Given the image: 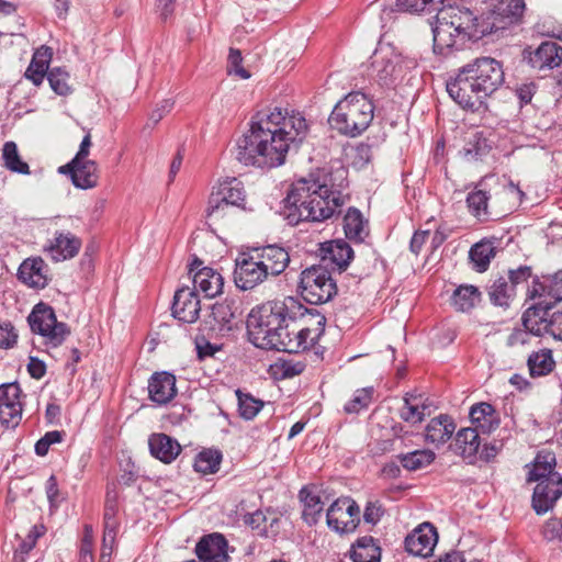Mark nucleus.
I'll list each match as a JSON object with an SVG mask.
<instances>
[{
    "instance_id": "f257e3e1",
    "label": "nucleus",
    "mask_w": 562,
    "mask_h": 562,
    "mask_svg": "<svg viewBox=\"0 0 562 562\" xmlns=\"http://www.w3.org/2000/svg\"><path fill=\"white\" fill-rule=\"evenodd\" d=\"M307 132L300 113H283L281 108L258 112L250 128L237 143L236 159L245 166L273 168L282 165L291 145L302 142Z\"/></svg>"
},
{
    "instance_id": "f03ea898",
    "label": "nucleus",
    "mask_w": 562,
    "mask_h": 562,
    "mask_svg": "<svg viewBox=\"0 0 562 562\" xmlns=\"http://www.w3.org/2000/svg\"><path fill=\"white\" fill-rule=\"evenodd\" d=\"M340 191L313 178L295 181L284 199V216L291 225L302 221L323 222L340 213L345 204Z\"/></svg>"
},
{
    "instance_id": "7ed1b4c3",
    "label": "nucleus",
    "mask_w": 562,
    "mask_h": 562,
    "mask_svg": "<svg viewBox=\"0 0 562 562\" xmlns=\"http://www.w3.org/2000/svg\"><path fill=\"white\" fill-rule=\"evenodd\" d=\"M503 82L501 63L482 57L463 66L457 77L447 82V92L461 108L476 111Z\"/></svg>"
},
{
    "instance_id": "20e7f679",
    "label": "nucleus",
    "mask_w": 562,
    "mask_h": 562,
    "mask_svg": "<svg viewBox=\"0 0 562 562\" xmlns=\"http://www.w3.org/2000/svg\"><path fill=\"white\" fill-rule=\"evenodd\" d=\"M436 21L432 25L434 52L448 55L456 47L460 48L471 37L475 18L463 7L450 3L437 5Z\"/></svg>"
},
{
    "instance_id": "39448f33",
    "label": "nucleus",
    "mask_w": 562,
    "mask_h": 562,
    "mask_svg": "<svg viewBox=\"0 0 562 562\" xmlns=\"http://www.w3.org/2000/svg\"><path fill=\"white\" fill-rule=\"evenodd\" d=\"M305 312H307V308L293 296H286L283 300L272 301L263 305L259 316L250 315L248 321L254 344L263 348V342H268L272 339V336H277L286 323L305 316Z\"/></svg>"
},
{
    "instance_id": "423d86ee",
    "label": "nucleus",
    "mask_w": 562,
    "mask_h": 562,
    "mask_svg": "<svg viewBox=\"0 0 562 562\" xmlns=\"http://www.w3.org/2000/svg\"><path fill=\"white\" fill-rule=\"evenodd\" d=\"M374 115L372 101L362 92L347 94L331 111L328 123L340 134L356 137L371 124Z\"/></svg>"
},
{
    "instance_id": "0eeeda50",
    "label": "nucleus",
    "mask_w": 562,
    "mask_h": 562,
    "mask_svg": "<svg viewBox=\"0 0 562 562\" xmlns=\"http://www.w3.org/2000/svg\"><path fill=\"white\" fill-rule=\"evenodd\" d=\"M371 59L372 77L385 87L395 85L417 66L415 59L403 56L391 45H381Z\"/></svg>"
},
{
    "instance_id": "6e6552de",
    "label": "nucleus",
    "mask_w": 562,
    "mask_h": 562,
    "mask_svg": "<svg viewBox=\"0 0 562 562\" xmlns=\"http://www.w3.org/2000/svg\"><path fill=\"white\" fill-rule=\"evenodd\" d=\"M299 290L302 297L310 304H324L337 293V285L328 268L313 265L301 272Z\"/></svg>"
},
{
    "instance_id": "1a4fd4ad",
    "label": "nucleus",
    "mask_w": 562,
    "mask_h": 562,
    "mask_svg": "<svg viewBox=\"0 0 562 562\" xmlns=\"http://www.w3.org/2000/svg\"><path fill=\"white\" fill-rule=\"evenodd\" d=\"M27 322L31 330L42 336L45 344L52 347L60 346L70 334L67 324L58 322L53 307L44 303L34 306Z\"/></svg>"
},
{
    "instance_id": "9d476101",
    "label": "nucleus",
    "mask_w": 562,
    "mask_h": 562,
    "mask_svg": "<svg viewBox=\"0 0 562 562\" xmlns=\"http://www.w3.org/2000/svg\"><path fill=\"white\" fill-rule=\"evenodd\" d=\"M360 508L350 497L336 499L327 509L326 520L330 529L336 532H351L360 521Z\"/></svg>"
},
{
    "instance_id": "9b49d317",
    "label": "nucleus",
    "mask_w": 562,
    "mask_h": 562,
    "mask_svg": "<svg viewBox=\"0 0 562 562\" xmlns=\"http://www.w3.org/2000/svg\"><path fill=\"white\" fill-rule=\"evenodd\" d=\"M254 252L241 254L235 261L234 282L240 290H252L263 283L268 272Z\"/></svg>"
},
{
    "instance_id": "f8f14e48",
    "label": "nucleus",
    "mask_w": 562,
    "mask_h": 562,
    "mask_svg": "<svg viewBox=\"0 0 562 562\" xmlns=\"http://www.w3.org/2000/svg\"><path fill=\"white\" fill-rule=\"evenodd\" d=\"M21 387L16 382L0 385V424L15 427L22 418Z\"/></svg>"
},
{
    "instance_id": "ddd939ff",
    "label": "nucleus",
    "mask_w": 562,
    "mask_h": 562,
    "mask_svg": "<svg viewBox=\"0 0 562 562\" xmlns=\"http://www.w3.org/2000/svg\"><path fill=\"white\" fill-rule=\"evenodd\" d=\"M561 496L562 475L551 474V477L535 486L531 499L532 508L537 515H544L553 509Z\"/></svg>"
},
{
    "instance_id": "4468645a",
    "label": "nucleus",
    "mask_w": 562,
    "mask_h": 562,
    "mask_svg": "<svg viewBox=\"0 0 562 562\" xmlns=\"http://www.w3.org/2000/svg\"><path fill=\"white\" fill-rule=\"evenodd\" d=\"M437 541L436 528L429 522H424L405 538V548L413 555L426 558L432 553Z\"/></svg>"
},
{
    "instance_id": "2eb2a0df",
    "label": "nucleus",
    "mask_w": 562,
    "mask_h": 562,
    "mask_svg": "<svg viewBox=\"0 0 562 562\" xmlns=\"http://www.w3.org/2000/svg\"><path fill=\"white\" fill-rule=\"evenodd\" d=\"M171 311L172 316L180 322L194 323L201 311L196 292L189 286L178 289L173 295Z\"/></svg>"
},
{
    "instance_id": "dca6fc26",
    "label": "nucleus",
    "mask_w": 562,
    "mask_h": 562,
    "mask_svg": "<svg viewBox=\"0 0 562 562\" xmlns=\"http://www.w3.org/2000/svg\"><path fill=\"white\" fill-rule=\"evenodd\" d=\"M195 553L201 562H228V543L221 533H211L196 543Z\"/></svg>"
},
{
    "instance_id": "f3484780",
    "label": "nucleus",
    "mask_w": 562,
    "mask_h": 562,
    "mask_svg": "<svg viewBox=\"0 0 562 562\" xmlns=\"http://www.w3.org/2000/svg\"><path fill=\"white\" fill-rule=\"evenodd\" d=\"M528 64L538 70H551L562 64V47L551 41L541 43L526 57Z\"/></svg>"
},
{
    "instance_id": "a211bd4d",
    "label": "nucleus",
    "mask_w": 562,
    "mask_h": 562,
    "mask_svg": "<svg viewBox=\"0 0 562 562\" xmlns=\"http://www.w3.org/2000/svg\"><path fill=\"white\" fill-rule=\"evenodd\" d=\"M81 240L71 233L56 232L45 247L52 260L59 262L74 258L80 250Z\"/></svg>"
},
{
    "instance_id": "6ab92c4d",
    "label": "nucleus",
    "mask_w": 562,
    "mask_h": 562,
    "mask_svg": "<svg viewBox=\"0 0 562 562\" xmlns=\"http://www.w3.org/2000/svg\"><path fill=\"white\" fill-rule=\"evenodd\" d=\"M550 303L544 301L537 303L526 310L522 315L524 327L533 336L551 335Z\"/></svg>"
},
{
    "instance_id": "aec40b11",
    "label": "nucleus",
    "mask_w": 562,
    "mask_h": 562,
    "mask_svg": "<svg viewBox=\"0 0 562 562\" xmlns=\"http://www.w3.org/2000/svg\"><path fill=\"white\" fill-rule=\"evenodd\" d=\"M255 256L261 261L270 277L281 274L290 263V255L285 248L278 245H268L262 248H257L252 251Z\"/></svg>"
},
{
    "instance_id": "412c9836",
    "label": "nucleus",
    "mask_w": 562,
    "mask_h": 562,
    "mask_svg": "<svg viewBox=\"0 0 562 562\" xmlns=\"http://www.w3.org/2000/svg\"><path fill=\"white\" fill-rule=\"evenodd\" d=\"M60 173H69L75 187L80 189H91L98 183V167L93 160H80L72 165V160L59 167Z\"/></svg>"
},
{
    "instance_id": "4be33fe9",
    "label": "nucleus",
    "mask_w": 562,
    "mask_h": 562,
    "mask_svg": "<svg viewBox=\"0 0 562 562\" xmlns=\"http://www.w3.org/2000/svg\"><path fill=\"white\" fill-rule=\"evenodd\" d=\"M149 398L164 405L177 395L176 378L169 372H156L148 381Z\"/></svg>"
},
{
    "instance_id": "5701e85b",
    "label": "nucleus",
    "mask_w": 562,
    "mask_h": 562,
    "mask_svg": "<svg viewBox=\"0 0 562 562\" xmlns=\"http://www.w3.org/2000/svg\"><path fill=\"white\" fill-rule=\"evenodd\" d=\"M308 315L312 316L314 319L313 326H303L301 323L303 322V317H300L301 319L297 322L295 319L294 322H291L293 325V333L296 337V340L301 342V350H306L310 347H312L318 338L324 333L326 318L323 315L316 314L314 315L311 311L307 310L306 312Z\"/></svg>"
},
{
    "instance_id": "b1692460",
    "label": "nucleus",
    "mask_w": 562,
    "mask_h": 562,
    "mask_svg": "<svg viewBox=\"0 0 562 562\" xmlns=\"http://www.w3.org/2000/svg\"><path fill=\"white\" fill-rule=\"evenodd\" d=\"M45 268L42 258H27L20 265L18 278L30 288L43 289L47 285Z\"/></svg>"
},
{
    "instance_id": "393cba45",
    "label": "nucleus",
    "mask_w": 562,
    "mask_h": 562,
    "mask_svg": "<svg viewBox=\"0 0 562 562\" xmlns=\"http://www.w3.org/2000/svg\"><path fill=\"white\" fill-rule=\"evenodd\" d=\"M322 263L329 262L339 270L346 269L353 258V250L344 239H336L322 245Z\"/></svg>"
},
{
    "instance_id": "a878e982",
    "label": "nucleus",
    "mask_w": 562,
    "mask_h": 562,
    "mask_svg": "<svg viewBox=\"0 0 562 562\" xmlns=\"http://www.w3.org/2000/svg\"><path fill=\"white\" fill-rule=\"evenodd\" d=\"M470 419L477 432L491 434L499 427L501 419L495 408L485 402L473 405L470 409Z\"/></svg>"
},
{
    "instance_id": "bb28decb",
    "label": "nucleus",
    "mask_w": 562,
    "mask_h": 562,
    "mask_svg": "<svg viewBox=\"0 0 562 562\" xmlns=\"http://www.w3.org/2000/svg\"><path fill=\"white\" fill-rule=\"evenodd\" d=\"M53 58V49L48 46L42 45L35 49L31 63L24 72V77L30 80L34 86H41L45 76H47L49 64Z\"/></svg>"
},
{
    "instance_id": "cd10ccee",
    "label": "nucleus",
    "mask_w": 562,
    "mask_h": 562,
    "mask_svg": "<svg viewBox=\"0 0 562 562\" xmlns=\"http://www.w3.org/2000/svg\"><path fill=\"white\" fill-rule=\"evenodd\" d=\"M192 281L193 290L202 292L209 299L221 294L224 285V279L221 273L209 267H203L194 272Z\"/></svg>"
},
{
    "instance_id": "c85d7f7f",
    "label": "nucleus",
    "mask_w": 562,
    "mask_h": 562,
    "mask_svg": "<svg viewBox=\"0 0 562 562\" xmlns=\"http://www.w3.org/2000/svg\"><path fill=\"white\" fill-rule=\"evenodd\" d=\"M212 194L215 195L217 200L221 199L228 205L244 209L246 196L245 189L243 182L237 178H226L220 181L218 184L214 187Z\"/></svg>"
},
{
    "instance_id": "c756f323",
    "label": "nucleus",
    "mask_w": 562,
    "mask_h": 562,
    "mask_svg": "<svg viewBox=\"0 0 562 562\" xmlns=\"http://www.w3.org/2000/svg\"><path fill=\"white\" fill-rule=\"evenodd\" d=\"M456 430L453 419L448 415H439L432 418L426 426L425 439L435 446L447 442Z\"/></svg>"
},
{
    "instance_id": "7c9ffc66",
    "label": "nucleus",
    "mask_w": 562,
    "mask_h": 562,
    "mask_svg": "<svg viewBox=\"0 0 562 562\" xmlns=\"http://www.w3.org/2000/svg\"><path fill=\"white\" fill-rule=\"evenodd\" d=\"M150 453L165 463L173 461L181 451L177 440L165 434H154L148 440Z\"/></svg>"
},
{
    "instance_id": "2f4dec72",
    "label": "nucleus",
    "mask_w": 562,
    "mask_h": 562,
    "mask_svg": "<svg viewBox=\"0 0 562 562\" xmlns=\"http://www.w3.org/2000/svg\"><path fill=\"white\" fill-rule=\"evenodd\" d=\"M480 445L481 440L476 429L462 428L457 432L452 447L456 453L472 462L479 452Z\"/></svg>"
},
{
    "instance_id": "473e14b6",
    "label": "nucleus",
    "mask_w": 562,
    "mask_h": 562,
    "mask_svg": "<svg viewBox=\"0 0 562 562\" xmlns=\"http://www.w3.org/2000/svg\"><path fill=\"white\" fill-rule=\"evenodd\" d=\"M429 407L430 405L427 403V400L423 398V395L406 394L400 416L407 423H422L425 416L430 414Z\"/></svg>"
},
{
    "instance_id": "72a5a7b5",
    "label": "nucleus",
    "mask_w": 562,
    "mask_h": 562,
    "mask_svg": "<svg viewBox=\"0 0 562 562\" xmlns=\"http://www.w3.org/2000/svg\"><path fill=\"white\" fill-rule=\"evenodd\" d=\"M555 465L554 453L550 451L539 452L529 468L528 482H537L538 484L551 477V474H559L554 471Z\"/></svg>"
},
{
    "instance_id": "f704fd0d",
    "label": "nucleus",
    "mask_w": 562,
    "mask_h": 562,
    "mask_svg": "<svg viewBox=\"0 0 562 562\" xmlns=\"http://www.w3.org/2000/svg\"><path fill=\"white\" fill-rule=\"evenodd\" d=\"M265 349H276L278 351H284L289 353H296L301 351V342L296 340L293 333V325L291 322L284 325V328L272 336V339L268 342H263Z\"/></svg>"
},
{
    "instance_id": "c9c22d12",
    "label": "nucleus",
    "mask_w": 562,
    "mask_h": 562,
    "mask_svg": "<svg viewBox=\"0 0 562 562\" xmlns=\"http://www.w3.org/2000/svg\"><path fill=\"white\" fill-rule=\"evenodd\" d=\"M381 549L370 536L362 537L351 547L352 562H380Z\"/></svg>"
},
{
    "instance_id": "e433bc0d",
    "label": "nucleus",
    "mask_w": 562,
    "mask_h": 562,
    "mask_svg": "<svg viewBox=\"0 0 562 562\" xmlns=\"http://www.w3.org/2000/svg\"><path fill=\"white\" fill-rule=\"evenodd\" d=\"M300 498L303 503L302 517L310 526L317 524L322 517L324 503L318 494H315L308 487H303L300 491Z\"/></svg>"
},
{
    "instance_id": "4c0bfd02",
    "label": "nucleus",
    "mask_w": 562,
    "mask_h": 562,
    "mask_svg": "<svg viewBox=\"0 0 562 562\" xmlns=\"http://www.w3.org/2000/svg\"><path fill=\"white\" fill-rule=\"evenodd\" d=\"M495 254V247L491 240L483 239L474 244L469 251L473 269L477 272L486 271Z\"/></svg>"
},
{
    "instance_id": "58836bf2",
    "label": "nucleus",
    "mask_w": 562,
    "mask_h": 562,
    "mask_svg": "<svg viewBox=\"0 0 562 562\" xmlns=\"http://www.w3.org/2000/svg\"><path fill=\"white\" fill-rule=\"evenodd\" d=\"M209 321L212 330H229L232 329L231 322L234 318L233 303L227 301L215 303L209 314Z\"/></svg>"
},
{
    "instance_id": "ea45409f",
    "label": "nucleus",
    "mask_w": 562,
    "mask_h": 562,
    "mask_svg": "<svg viewBox=\"0 0 562 562\" xmlns=\"http://www.w3.org/2000/svg\"><path fill=\"white\" fill-rule=\"evenodd\" d=\"M527 366L530 375L533 378L549 374L555 366L552 351L550 349H541L532 352L528 357Z\"/></svg>"
},
{
    "instance_id": "a19ab883",
    "label": "nucleus",
    "mask_w": 562,
    "mask_h": 562,
    "mask_svg": "<svg viewBox=\"0 0 562 562\" xmlns=\"http://www.w3.org/2000/svg\"><path fill=\"white\" fill-rule=\"evenodd\" d=\"M346 237L351 240L362 241L368 235L362 214L359 210L350 207L344 217Z\"/></svg>"
},
{
    "instance_id": "79ce46f5",
    "label": "nucleus",
    "mask_w": 562,
    "mask_h": 562,
    "mask_svg": "<svg viewBox=\"0 0 562 562\" xmlns=\"http://www.w3.org/2000/svg\"><path fill=\"white\" fill-rule=\"evenodd\" d=\"M481 293L474 285H460L452 295V303L457 311L469 312L480 301Z\"/></svg>"
},
{
    "instance_id": "37998d69",
    "label": "nucleus",
    "mask_w": 562,
    "mask_h": 562,
    "mask_svg": "<svg viewBox=\"0 0 562 562\" xmlns=\"http://www.w3.org/2000/svg\"><path fill=\"white\" fill-rule=\"evenodd\" d=\"M488 199L490 194L484 188V181L479 182L467 196L471 214L477 218L485 217L487 215Z\"/></svg>"
},
{
    "instance_id": "c03bdc74",
    "label": "nucleus",
    "mask_w": 562,
    "mask_h": 562,
    "mask_svg": "<svg viewBox=\"0 0 562 562\" xmlns=\"http://www.w3.org/2000/svg\"><path fill=\"white\" fill-rule=\"evenodd\" d=\"M488 296L494 305L508 307L515 296V290L505 278L501 277L490 286Z\"/></svg>"
},
{
    "instance_id": "a18cd8bd",
    "label": "nucleus",
    "mask_w": 562,
    "mask_h": 562,
    "mask_svg": "<svg viewBox=\"0 0 562 562\" xmlns=\"http://www.w3.org/2000/svg\"><path fill=\"white\" fill-rule=\"evenodd\" d=\"M2 158L4 166L12 172L29 175L30 167L19 155L18 146L14 142H7L2 148Z\"/></svg>"
},
{
    "instance_id": "49530a36",
    "label": "nucleus",
    "mask_w": 562,
    "mask_h": 562,
    "mask_svg": "<svg viewBox=\"0 0 562 562\" xmlns=\"http://www.w3.org/2000/svg\"><path fill=\"white\" fill-rule=\"evenodd\" d=\"M435 457L436 454L431 450H415L406 454H401L400 461L403 468L409 471H416L432 463Z\"/></svg>"
},
{
    "instance_id": "de8ad7c7",
    "label": "nucleus",
    "mask_w": 562,
    "mask_h": 562,
    "mask_svg": "<svg viewBox=\"0 0 562 562\" xmlns=\"http://www.w3.org/2000/svg\"><path fill=\"white\" fill-rule=\"evenodd\" d=\"M222 454L217 450H204L200 452L194 461V470L202 474L215 473L221 464Z\"/></svg>"
},
{
    "instance_id": "09e8293b",
    "label": "nucleus",
    "mask_w": 562,
    "mask_h": 562,
    "mask_svg": "<svg viewBox=\"0 0 562 562\" xmlns=\"http://www.w3.org/2000/svg\"><path fill=\"white\" fill-rule=\"evenodd\" d=\"M238 400L239 416L246 420L254 419L263 407V402L255 398L250 394H245L240 390H236Z\"/></svg>"
},
{
    "instance_id": "8fccbe9b",
    "label": "nucleus",
    "mask_w": 562,
    "mask_h": 562,
    "mask_svg": "<svg viewBox=\"0 0 562 562\" xmlns=\"http://www.w3.org/2000/svg\"><path fill=\"white\" fill-rule=\"evenodd\" d=\"M524 10V0H498L494 12L503 19H507L508 23H514L519 20Z\"/></svg>"
},
{
    "instance_id": "3c124183",
    "label": "nucleus",
    "mask_w": 562,
    "mask_h": 562,
    "mask_svg": "<svg viewBox=\"0 0 562 562\" xmlns=\"http://www.w3.org/2000/svg\"><path fill=\"white\" fill-rule=\"evenodd\" d=\"M68 79L69 74L61 67L52 68L47 74V80L50 88L59 95H67L70 93Z\"/></svg>"
},
{
    "instance_id": "603ef678",
    "label": "nucleus",
    "mask_w": 562,
    "mask_h": 562,
    "mask_svg": "<svg viewBox=\"0 0 562 562\" xmlns=\"http://www.w3.org/2000/svg\"><path fill=\"white\" fill-rule=\"evenodd\" d=\"M372 387L357 390L352 398L345 404V412L347 414H357L360 411L367 408L369 404L372 402Z\"/></svg>"
},
{
    "instance_id": "864d4df0",
    "label": "nucleus",
    "mask_w": 562,
    "mask_h": 562,
    "mask_svg": "<svg viewBox=\"0 0 562 562\" xmlns=\"http://www.w3.org/2000/svg\"><path fill=\"white\" fill-rule=\"evenodd\" d=\"M348 158L353 168H364L372 158V147L369 144L360 143L351 147L347 153Z\"/></svg>"
},
{
    "instance_id": "5fc2aeb1",
    "label": "nucleus",
    "mask_w": 562,
    "mask_h": 562,
    "mask_svg": "<svg viewBox=\"0 0 562 562\" xmlns=\"http://www.w3.org/2000/svg\"><path fill=\"white\" fill-rule=\"evenodd\" d=\"M233 207V205H228L223 200H217L216 196L211 193L206 207V218L211 223H218L229 214Z\"/></svg>"
},
{
    "instance_id": "6e6d98bb",
    "label": "nucleus",
    "mask_w": 562,
    "mask_h": 562,
    "mask_svg": "<svg viewBox=\"0 0 562 562\" xmlns=\"http://www.w3.org/2000/svg\"><path fill=\"white\" fill-rule=\"evenodd\" d=\"M490 149L485 138L477 133L467 143L463 148L464 156L469 159H479L484 156Z\"/></svg>"
},
{
    "instance_id": "4d7b16f0",
    "label": "nucleus",
    "mask_w": 562,
    "mask_h": 562,
    "mask_svg": "<svg viewBox=\"0 0 562 562\" xmlns=\"http://www.w3.org/2000/svg\"><path fill=\"white\" fill-rule=\"evenodd\" d=\"M18 333L8 321H0V348L10 349L18 342Z\"/></svg>"
},
{
    "instance_id": "13d9d810",
    "label": "nucleus",
    "mask_w": 562,
    "mask_h": 562,
    "mask_svg": "<svg viewBox=\"0 0 562 562\" xmlns=\"http://www.w3.org/2000/svg\"><path fill=\"white\" fill-rule=\"evenodd\" d=\"M531 335L532 334L529 333L525 327L524 329H515L507 337L506 345L512 348L528 345L530 342Z\"/></svg>"
},
{
    "instance_id": "bf43d9fd",
    "label": "nucleus",
    "mask_w": 562,
    "mask_h": 562,
    "mask_svg": "<svg viewBox=\"0 0 562 562\" xmlns=\"http://www.w3.org/2000/svg\"><path fill=\"white\" fill-rule=\"evenodd\" d=\"M532 276L531 268L528 266H520L515 270L509 271V285L515 289L516 285L527 282Z\"/></svg>"
},
{
    "instance_id": "052dcab7",
    "label": "nucleus",
    "mask_w": 562,
    "mask_h": 562,
    "mask_svg": "<svg viewBox=\"0 0 562 562\" xmlns=\"http://www.w3.org/2000/svg\"><path fill=\"white\" fill-rule=\"evenodd\" d=\"M175 105V101L172 99H165L159 104H157V108L150 113L149 121L153 122V124H157L167 113H169Z\"/></svg>"
},
{
    "instance_id": "680f3d73",
    "label": "nucleus",
    "mask_w": 562,
    "mask_h": 562,
    "mask_svg": "<svg viewBox=\"0 0 562 562\" xmlns=\"http://www.w3.org/2000/svg\"><path fill=\"white\" fill-rule=\"evenodd\" d=\"M548 283H547V277L543 279V281H540L539 279H533L532 285L528 288L527 296L531 300L541 299L544 296H548Z\"/></svg>"
},
{
    "instance_id": "e2e57ef3",
    "label": "nucleus",
    "mask_w": 562,
    "mask_h": 562,
    "mask_svg": "<svg viewBox=\"0 0 562 562\" xmlns=\"http://www.w3.org/2000/svg\"><path fill=\"white\" fill-rule=\"evenodd\" d=\"M115 536L116 527L104 526L101 553L102 558H104L106 554H110L113 543L115 541Z\"/></svg>"
},
{
    "instance_id": "0e129e2a",
    "label": "nucleus",
    "mask_w": 562,
    "mask_h": 562,
    "mask_svg": "<svg viewBox=\"0 0 562 562\" xmlns=\"http://www.w3.org/2000/svg\"><path fill=\"white\" fill-rule=\"evenodd\" d=\"M116 512L117 506L115 499H112L110 496H108L104 507V526L117 527V522L115 520Z\"/></svg>"
},
{
    "instance_id": "69168bd1",
    "label": "nucleus",
    "mask_w": 562,
    "mask_h": 562,
    "mask_svg": "<svg viewBox=\"0 0 562 562\" xmlns=\"http://www.w3.org/2000/svg\"><path fill=\"white\" fill-rule=\"evenodd\" d=\"M27 371L32 378L42 379L46 373V366L42 360L31 357Z\"/></svg>"
},
{
    "instance_id": "338daca9",
    "label": "nucleus",
    "mask_w": 562,
    "mask_h": 562,
    "mask_svg": "<svg viewBox=\"0 0 562 562\" xmlns=\"http://www.w3.org/2000/svg\"><path fill=\"white\" fill-rule=\"evenodd\" d=\"M548 296L555 301L562 300V279L547 277Z\"/></svg>"
},
{
    "instance_id": "774afa93",
    "label": "nucleus",
    "mask_w": 562,
    "mask_h": 562,
    "mask_svg": "<svg viewBox=\"0 0 562 562\" xmlns=\"http://www.w3.org/2000/svg\"><path fill=\"white\" fill-rule=\"evenodd\" d=\"M551 336L562 340V310L551 314Z\"/></svg>"
}]
</instances>
